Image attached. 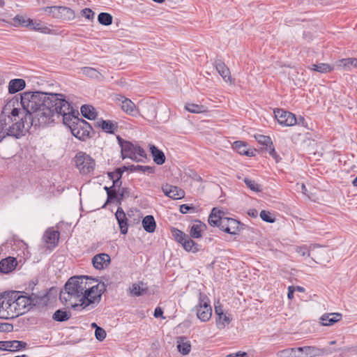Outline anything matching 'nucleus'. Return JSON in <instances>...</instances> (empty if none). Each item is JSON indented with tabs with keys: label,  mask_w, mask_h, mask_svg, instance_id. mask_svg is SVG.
<instances>
[{
	"label": "nucleus",
	"mask_w": 357,
	"mask_h": 357,
	"mask_svg": "<svg viewBox=\"0 0 357 357\" xmlns=\"http://www.w3.org/2000/svg\"><path fill=\"white\" fill-rule=\"evenodd\" d=\"M47 93L42 91H25L20 96V105L26 111V114L14 120L9 115H0V142L6 137L20 139L26 135L27 128L30 126H45L39 120V116L47 113L45 111Z\"/></svg>",
	"instance_id": "f257e3e1"
},
{
	"label": "nucleus",
	"mask_w": 357,
	"mask_h": 357,
	"mask_svg": "<svg viewBox=\"0 0 357 357\" xmlns=\"http://www.w3.org/2000/svg\"><path fill=\"white\" fill-rule=\"evenodd\" d=\"M45 111L42 113L39 120L43 124H50L55 121V117H62L63 124L68 126L73 136L81 141H86L92 137L94 133L92 126L83 119L78 118L79 113L72 107L66 96L61 93H47Z\"/></svg>",
	"instance_id": "f03ea898"
},
{
	"label": "nucleus",
	"mask_w": 357,
	"mask_h": 357,
	"mask_svg": "<svg viewBox=\"0 0 357 357\" xmlns=\"http://www.w3.org/2000/svg\"><path fill=\"white\" fill-rule=\"evenodd\" d=\"M89 279V276L71 277L60 291L61 302L65 305H70L75 310H80L90 305L93 301L83 295Z\"/></svg>",
	"instance_id": "7ed1b4c3"
},
{
	"label": "nucleus",
	"mask_w": 357,
	"mask_h": 357,
	"mask_svg": "<svg viewBox=\"0 0 357 357\" xmlns=\"http://www.w3.org/2000/svg\"><path fill=\"white\" fill-rule=\"evenodd\" d=\"M24 292L14 291L12 293L10 311V318H14L24 314L31 308L32 298L29 296L23 295Z\"/></svg>",
	"instance_id": "20e7f679"
},
{
	"label": "nucleus",
	"mask_w": 357,
	"mask_h": 357,
	"mask_svg": "<svg viewBox=\"0 0 357 357\" xmlns=\"http://www.w3.org/2000/svg\"><path fill=\"white\" fill-rule=\"evenodd\" d=\"M116 139L121 149L123 159L130 158L136 162H142L143 161L142 158H146L145 151L137 144L124 140L120 136H117Z\"/></svg>",
	"instance_id": "39448f33"
},
{
	"label": "nucleus",
	"mask_w": 357,
	"mask_h": 357,
	"mask_svg": "<svg viewBox=\"0 0 357 357\" xmlns=\"http://www.w3.org/2000/svg\"><path fill=\"white\" fill-rule=\"evenodd\" d=\"M197 316L202 321H207L211 317L212 307L207 296L204 293H199V303L195 307Z\"/></svg>",
	"instance_id": "423d86ee"
},
{
	"label": "nucleus",
	"mask_w": 357,
	"mask_h": 357,
	"mask_svg": "<svg viewBox=\"0 0 357 357\" xmlns=\"http://www.w3.org/2000/svg\"><path fill=\"white\" fill-rule=\"evenodd\" d=\"M76 167L82 174H88L94 170L95 160L86 153L79 151L75 157Z\"/></svg>",
	"instance_id": "0eeeda50"
},
{
	"label": "nucleus",
	"mask_w": 357,
	"mask_h": 357,
	"mask_svg": "<svg viewBox=\"0 0 357 357\" xmlns=\"http://www.w3.org/2000/svg\"><path fill=\"white\" fill-rule=\"evenodd\" d=\"M43 10L54 18L59 19L63 21H70L75 19V11L66 6H47Z\"/></svg>",
	"instance_id": "6e6552de"
},
{
	"label": "nucleus",
	"mask_w": 357,
	"mask_h": 357,
	"mask_svg": "<svg viewBox=\"0 0 357 357\" xmlns=\"http://www.w3.org/2000/svg\"><path fill=\"white\" fill-rule=\"evenodd\" d=\"M22 93L15 96L11 100H10L3 107V110L0 115H9L13 117L14 120H17V118L21 117L26 114V111L22 108V111L16 107L19 105V101L20 100V96Z\"/></svg>",
	"instance_id": "1a4fd4ad"
},
{
	"label": "nucleus",
	"mask_w": 357,
	"mask_h": 357,
	"mask_svg": "<svg viewBox=\"0 0 357 357\" xmlns=\"http://www.w3.org/2000/svg\"><path fill=\"white\" fill-rule=\"evenodd\" d=\"M106 291V287L104 283L102 284H97L96 285H93L92 287H87V284L86 285V291H84V293L83 295H84L85 297H87V298L90 301H92L93 302L91 303V304H93L95 303H99L102 294Z\"/></svg>",
	"instance_id": "9d476101"
},
{
	"label": "nucleus",
	"mask_w": 357,
	"mask_h": 357,
	"mask_svg": "<svg viewBox=\"0 0 357 357\" xmlns=\"http://www.w3.org/2000/svg\"><path fill=\"white\" fill-rule=\"evenodd\" d=\"M274 115L275 119L282 126H292L296 123L295 114L283 109H274Z\"/></svg>",
	"instance_id": "9b49d317"
},
{
	"label": "nucleus",
	"mask_w": 357,
	"mask_h": 357,
	"mask_svg": "<svg viewBox=\"0 0 357 357\" xmlns=\"http://www.w3.org/2000/svg\"><path fill=\"white\" fill-rule=\"evenodd\" d=\"M164 194L172 199H180L184 197L185 192L177 186L165 184L162 187Z\"/></svg>",
	"instance_id": "f8f14e48"
},
{
	"label": "nucleus",
	"mask_w": 357,
	"mask_h": 357,
	"mask_svg": "<svg viewBox=\"0 0 357 357\" xmlns=\"http://www.w3.org/2000/svg\"><path fill=\"white\" fill-rule=\"evenodd\" d=\"M26 342L20 340L0 341V350L17 351L26 349Z\"/></svg>",
	"instance_id": "ddd939ff"
},
{
	"label": "nucleus",
	"mask_w": 357,
	"mask_h": 357,
	"mask_svg": "<svg viewBox=\"0 0 357 357\" xmlns=\"http://www.w3.org/2000/svg\"><path fill=\"white\" fill-rule=\"evenodd\" d=\"M111 261V258L109 255L105 253H100L96 255L92 258V264L93 267L98 270H102L107 267Z\"/></svg>",
	"instance_id": "4468645a"
},
{
	"label": "nucleus",
	"mask_w": 357,
	"mask_h": 357,
	"mask_svg": "<svg viewBox=\"0 0 357 357\" xmlns=\"http://www.w3.org/2000/svg\"><path fill=\"white\" fill-rule=\"evenodd\" d=\"M116 219L118 222L120 231L122 234L128 233V225L126 215L121 206H119L115 213Z\"/></svg>",
	"instance_id": "2eb2a0df"
},
{
	"label": "nucleus",
	"mask_w": 357,
	"mask_h": 357,
	"mask_svg": "<svg viewBox=\"0 0 357 357\" xmlns=\"http://www.w3.org/2000/svg\"><path fill=\"white\" fill-rule=\"evenodd\" d=\"M213 65L219 75L222 77V79L225 82H229L230 83H231V73L229 68L225 65V63L222 61L217 59L215 61Z\"/></svg>",
	"instance_id": "dca6fc26"
},
{
	"label": "nucleus",
	"mask_w": 357,
	"mask_h": 357,
	"mask_svg": "<svg viewBox=\"0 0 357 357\" xmlns=\"http://www.w3.org/2000/svg\"><path fill=\"white\" fill-rule=\"evenodd\" d=\"M94 126L101 128L104 132L109 134H114L118 130L117 123H113L110 120H103L102 119L96 121Z\"/></svg>",
	"instance_id": "f3484780"
},
{
	"label": "nucleus",
	"mask_w": 357,
	"mask_h": 357,
	"mask_svg": "<svg viewBox=\"0 0 357 357\" xmlns=\"http://www.w3.org/2000/svg\"><path fill=\"white\" fill-rule=\"evenodd\" d=\"M17 261L15 257H8L0 261V272L2 273H8L13 271Z\"/></svg>",
	"instance_id": "a211bd4d"
},
{
	"label": "nucleus",
	"mask_w": 357,
	"mask_h": 357,
	"mask_svg": "<svg viewBox=\"0 0 357 357\" xmlns=\"http://www.w3.org/2000/svg\"><path fill=\"white\" fill-rule=\"evenodd\" d=\"M149 287L146 283L140 281L135 282L129 288V293L131 296H140L146 294Z\"/></svg>",
	"instance_id": "6ab92c4d"
},
{
	"label": "nucleus",
	"mask_w": 357,
	"mask_h": 357,
	"mask_svg": "<svg viewBox=\"0 0 357 357\" xmlns=\"http://www.w3.org/2000/svg\"><path fill=\"white\" fill-rule=\"evenodd\" d=\"M342 315L340 313H326L323 314L320 319L323 326H332L342 319Z\"/></svg>",
	"instance_id": "aec40b11"
},
{
	"label": "nucleus",
	"mask_w": 357,
	"mask_h": 357,
	"mask_svg": "<svg viewBox=\"0 0 357 357\" xmlns=\"http://www.w3.org/2000/svg\"><path fill=\"white\" fill-rule=\"evenodd\" d=\"M10 300L0 296V319H8L10 318Z\"/></svg>",
	"instance_id": "412c9836"
},
{
	"label": "nucleus",
	"mask_w": 357,
	"mask_h": 357,
	"mask_svg": "<svg viewBox=\"0 0 357 357\" xmlns=\"http://www.w3.org/2000/svg\"><path fill=\"white\" fill-rule=\"evenodd\" d=\"M195 222V224L190 227V235L192 238H199L202 237V232L207 228V226L199 220H196Z\"/></svg>",
	"instance_id": "4be33fe9"
},
{
	"label": "nucleus",
	"mask_w": 357,
	"mask_h": 357,
	"mask_svg": "<svg viewBox=\"0 0 357 357\" xmlns=\"http://www.w3.org/2000/svg\"><path fill=\"white\" fill-rule=\"evenodd\" d=\"M26 86V82L23 79H13L8 83V92L11 94L22 91Z\"/></svg>",
	"instance_id": "5701e85b"
},
{
	"label": "nucleus",
	"mask_w": 357,
	"mask_h": 357,
	"mask_svg": "<svg viewBox=\"0 0 357 357\" xmlns=\"http://www.w3.org/2000/svg\"><path fill=\"white\" fill-rule=\"evenodd\" d=\"M150 152L152 155L153 161L158 165H162L165 162V153L155 145H150Z\"/></svg>",
	"instance_id": "b1692460"
},
{
	"label": "nucleus",
	"mask_w": 357,
	"mask_h": 357,
	"mask_svg": "<svg viewBox=\"0 0 357 357\" xmlns=\"http://www.w3.org/2000/svg\"><path fill=\"white\" fill-rule=\"evenodd\" d=\"M224 215V211L218 210L217 208H213L208 217V224L213 227H218Z\"/></svg>",
	"instance_id": "393cba45"
},
{
	"label": "nucleus",
	"mask_w": 357,
	"mask_h": 357,
	"mask_svg": "<svg viewBox=\"0 0 357 357\" xmlns=\"http://www.w3.org/2000/svg\"><path fill=\"white\" fill-rule=\"evenodd\" d=\"M59 235V231L57 230L47 229L43 236V238L46 243L55 247L58 243Z\"/></svg>",
	"instance_id": "a878e982"
},
{
	"label": "nucleus",
	"mask_w": 357,
	"mask_h": 357,
	"mask_svg": "<svg viewBox=\"0 0 357 357\" xmlns=\"http://www.w3.org/2000/svg\"><path fill=\"white\" fill-rule=\"evenodd\" d=\"M121 98H123L121 104L122 110L130 115H136L137 111L135 103L132 102L131 100L127 98H124L122 96Z\"/></svg>",
	"instance_id": "bb28decb"
},
{
	"label": "nucleus",
	"mask_w": 357,
	"mask_h": 357,
	"mask_svg": "<svg viewBox=\"0 0 357 357\" xmlns=\"http://www.w3.org/2000/svg\"><path fill=\"white\" fill-rule=\"evenodd\" d=\"M30 297L32 298L31 302L33 305L47 304L49 301L48 292L47 291L40 292L39 294L32 293Z\"/></svg>",
	"instance_id": "cd10ccee"
},
{
	"label": "nucleus",
	"mask_w": 357,
	"mask_h": 357,
	"mask_svg": "<svg viewBox=\"0 0 357 357\" xmlns=\"http://www.w3.org/2000/svg\"><path fill=\"white\" fill-rule=\"evenodd\" d=\"M185 250L196 253L201 250V246L195 243L190 236L185 238V240L181 244Z\"/></svg>",
	"instance_id": "c85d7f7f"
},
{
	"label": "nucleus",
	"mask_w": 357,
	"mask_h": 357,
	"mask_svg": "<svg viewBox=\"0 0 357 357\" xmlns=\"http://www.w3.org/2000/svg\"><path fill=\"white\" fill-rule=\"evenodd\" d=\"M144 229L148 233H153L156 227V223L153 215H148L142 220Z\"/></svg>",
	"instance_id": "c756f323"
},
{
	"label": "nucleus",
	"mask_w": 357,
	"mask_h": 357,
	"mask_svg": "<svg viewBox=\"0 0 357 357\" xmlns=\"http://www.w3.org/2000/svg\"><path fill=\"white\" fill-rule=\"evenodd\" d=\"M233 149L241 155L252 156L253 151L247 148V144L241 141H236L233 144Z\"/></svg>",
	"instance_id": "7c9ffc66"
},
{
	"label": "nucleus",
	"mask_w": 357,
	"mask_h": 357,
	"mask_svg": "<svg viewBox=\"0 0 357 357\" xmlns=\"http://www.w3.org/2000/svg\"><path fill=\"white\" fill-rule=\"evenodd\" d=\"M82 115L87 119H95L97 115L95 108L92 105H84L80 108Z\"/></svg>",
	"instance_id": "2f4dec72"
},
{
	"label": "nucleus",
	"mask_w": 357,
	"mask_h": 357,
	"mask_svg": "<svg viewBox=\"0 0 357 357\" xmlns=\"http://www.w3.org/2000/svg\"><path fill=\"white\" fill-rule=\"evenodd\" d=\"M281 357H304L301 347L289 348L280 351Z\"/></svg>",
	"instance_id": "473e14b6"
},
{
	"label": "nucleus",
	"mask_w": 357,
	"mask_h": 357,
	"mask_svg": "<svg viewBox=\"0 0 357 357\" xmlns=\"http://www.w3.org/2000/svg\"><path fill=\"white\" fill-rule=\"evenodd\" d=\"M13 24L15 26H24V27H29L31 25H33V20H31L30 18L26 19L22 15H16L15 17H13Z\"/></svg>",
	"instance_id": "72a5a7b5"
},
{
	"label": "nucleus",
	"mask_w": 357,
	"mask_h": 357,
	"mask_svg": "<svg viewBox=\"0 0 357 357\" xmlns=\"http://www.w3.org/2000/svg\"><path fill=\"white\" fill-rule=\"evenodd\" d=\"M71 317V313L63 309H59L54 312L52 319L59 322L68 321Z\"/></svg>",
	"instance_id": "f704fd0d"
},
{
	"label": "nucleus",
	"mask_w": 357,
	"mask_h": 357,
	"mask_svg": "<svg viewBox=\"0 0 357 357\" xmlns=\"http://www.w3.org/2000/svg\"><path fill=\"white\" fill-rule=\"evenodd\" d=\"M177 348L178 351L183 355H187L191 350V344L189 341L186 340L185 337H180L177 342Z\"/></svg>",
	"instance_id": "c9c22d12"
},
{
	"label": "nucleus",
	"mask_w": 357,
	"mask_h": 357,
	"mask_svg": "<svg viewBox=\"0 0 357 357\" xmlns=\"http://www.w3.org/2000/svg\"><path fill=\"white\" fill-rule=\"evenodd\" d=\"M82 73L89 77L102 80L103 79L102 75L98 71L96 68L91 67H84L81 69Z\"/></svg>",
	"instance_id": "e433bc0d"
},
{
	"label": "nucleus",
	"mask_w": 357,
	"mask_h": 357,
	"mask_svg": "<svg viewBox=\"0 0 357 357\" xmlns=\"http://www.w3.org/2000/svg\"><path fill=\"white\" fill-rule=\"evenodd\" d=\"M228 223L230 234H236L241 229V227L244 226L240 221L231 218H229Z\"/></svg>",
	"instance_id": "4c0bfd02"
},
{
	"label": "nucleus",
	"mask_w": 357,
	"mask_h": 357,
	"mask_svg": "<svg viewBox=\"0 0 357 357\" xmlns=\"http://www.w3.org/2000/svg\"><path fill=\"white\" fill-rule=\"evenodd\" d=\"M338 66L342 67L344 69L349 70L351 66L357 67V59L347 58L342 59L339 61Z\"/></svg>",
	"instance_id": "58836bf2"
},
{
	"label": "nucleus",
	"mask_w": 357,
	"mask_h": 357,
	"mask_svg": "<svg viewBox=\"0 0 357 357\" xmlns=\"http://www.w3.org/2000/svg\"><path fill=\"white\" fill-rule=\"evenodd\" d=\"M310 69L319 73H326L331 72L333 70V68L329 64L321 63L312 64Z\"/></svg>",
	"instance_id": "ea45409f"
},
{
	"label": "nucleus",
	"mask_w": 357,
	"mask_h": 357,
	"mask_svg": "<svg viewBox=\"0 0 357 357\" xmlns=\"http://www.w3.org/2000/svg\"><path fill=\"white\" fill-rule=\"evenodd\" d=\"M112 16L107 13H100L98 16V22L105 26H109L112 23Z\"/></svg>",
	"instance_id": "a19ab883"
},
{
	"label": "nucleus",
	"mask_w": 357,
	"mask_h": 357,
	"mask_svg": "<svg viewBox=\"0 0 357 357\" xmlns=\"http://www.w3.org/2000/svg\"><path fill=\"white\" fill-rule=\"evenodd\" d=\"M301 348L304 357H314L319 354V349L314 347H302Z\"/></svg>",
	"instance_id": "79ce46f5"
},
{
	"label": "nucleus",
	"mask_w": 357,
	"mask_h": 357,
	"mask_svg": "<svg viewBox=\"0 0 357 357\" xmlns=\"http://www.w3.org/2000/svg\"><path fill=\"white\" fill-rule=\"evenodd\" d=\"M171 232L174 240L181 244H182L185 240V238L188 236V235L176 228H172Z\"/></svg>",
	"instance_id": "37998d69"
},
{
	"label": "nucleus",
	"mask_w": 357,
	"mask_h": 357,
	"mask_svg": "<svg viewBox=\"0 0 357 357\" xmlns=\"http://www.w3.org/2000/svg\"><path fill=\"white\" fill-rule=\"evenodd\" d=\"M221 317V319L220 318V317H216V325L217 327L220 329H222L226 326L229 325L231 320V319L226 314H224Z\"/></svg>",
	"instance_id": "c03bdc74"
},
{
	"label": "nucleus",
	"mask_w": 357,
	"mask_h": 357,
	"mask_svg": "<svg viewBox=\"0 0 357 357\" xmlns=\"http://www.w3.org/2000/svg\"><path fill=\"white\" fill-rule=\"evenodd\" d=\"M255 138L259 144L266 147L269 145H273V142L268 136L257 134L255 135Z\"/></svg>",
	"instance_id": "a18cd8bd"
},
{
	"label": "nucleus",
	"mask_w": 357,
	"mask_h": 357,
	"mask_svg": "<svg viewBox=\"0 0 357 357\" xmlns=\"http://www.w3.org/2000/svg\"><path fill=\"white\" fill-rule=\"evenodd\" d=\"M186 110L191 113H201L204 111V106L197 104H186L185 106Z\"/></svg>",
	"instance_id": "49530a36"
},
{
	"label": "nucleus",
	"mask_w": 357,
	"mask_h": 357,
	"mask_svg": "<svg viewBox=\"0 0 357 357\" xmlns=\"http://www.w3.org/2000/svg\"><path fill=\"white\" fill-rule=\"evenodd\" d=\"M244 183H245V185H247L248 188H249L251 190L254 191V192H260L261 191V187L259 184H257V183H255V181L250 179V178H244Z\"/></svg>",
	"instance_id": "de8ad7c7"
},
{
	"label": "nucleus",
	"mask_w": 357,
	"mask_h": 357,
	"mask_svg": "<svg viewBox=\"0 0 357 357\" xmlns=\"http://www.w3.org/2000/svg\"><path fill=\"white\" fill-rule=\"evenodd\" d=\"M130 195V189L128 188H122L119 190V195L117 197L116 202L120 206L121 205L122 201L125 197H129Z\"/></svg>",
	"instance_id": "09e8293b"
},
{
	"label": "nucleus",
	"mask_w": 357,
	"mask_h": 357,
	"mask_svg": "<svg viewBox=\"0 0 357 357\" xmlns=\"http://www.w3.org/2000/svg\"><path fill=\"white\" fill-rule=\"evenodd\" d=\"M229 218L225 217L224 215L220 222H219L218 227H219L220 230L227 234H231L230 229L229 228Z\"/></svg>",
	"instance_id": "8fccbe9b"
},
{
	"label": "nucleus",
	"mask_w": 357,
	"mask_h": 357,
	"mask_svg": "<svg viewBox=\"0 0 357 357\" xmlns=\"http://www.w3.org/2000/svg\"><path fill=\"white\" fill-rule=\"evenodd\" d=\"M259 215L262 220L264 222L268 223H273L275 221V218L272 215V214L269 211L262 210L260 212Z\"/></svg>",
	"instance_id": "3c124183"
},
{
	"label": "nucleus",
	"mask_w": 357,
	"mask_h": 357,
	"mask_svg": "<svg viewBox=\"0 0 357 357\" xmlns=\"http://www.w3.org/2000/svg\"><path fill=\"white\" fill-rule=\"evenodd\" d=\"M118 195H119V190H117L116 188L112 187L111 192H108V197L107 198V201H106L105 204H104L103 207L109 202H112L113 201L116 202Z\"/></svg>",
	"instance_id": "603ef678"
},
{
	"label": "nucleus",
	"mask_w": 357,
	"mask_h": 357,
	"mask_svg": "<svg viewBox=\"0 0 357 357\" xmlns=\"http://www.w3.org/2000/svg\"><path fill=\"white\" fill-rule=\"evenodd\" d=\"M95 336L98 340L102 341L106 337V332L102 328L96 326L95 330Z\"/></svg>",
	"instance_id": "864d4df0"
},
{
	"label": "nucleus",
	"mask_w": 357,
	"mask_h": 357,
	"mask_svg": "<svg viewBox=\"0 0 357 357\" xmlns=\"http://www.w3.org/2000/svg\"><path fill=\"white\" fill-rule=\"evenodd\" d=\"M82 15L89 20H92L94 18L95 13L91 9L86 8L81 10Z\"/></svg>",
	"instance_id": "5fc2aeb1"
},
{
	"label": "nucleus",
	"mask_w": 357,
	"mask_h": 357,
	"mask_svg": "<svg viewBox=\"0 0 357 357\" xmlns=\"http://www.w3.org/2000/svg\"><path fill=\"white\" fill-rule=\"evenodd\" d=\"M179 211L181 213L185 214L188 212H195V208L192 206H190L188 204H183L180 206Z\"/></svg>",
	"instance_id": "6e6d98bb"
},
{
	"label": "nucleus",
	"mask_w": 357,
	"mask_h": 357,
	"mask_svg": "<svg viewBox=\"0 0 357 357\" xmlns=\"http://www.w3.org/2000/svg\"><path fill=\"white\" fill-rule=\"evenodd\" d=\"M296 252L301 257L310 256V250L306 246L297 247Z\"/></svg>",
	"instance_id": "4d7b16f0"
},
{
	"label": "nucleus",
	"mask_w": 357,
	"mask_h": 357,
	"mask_svg": "<svg viewBox=\"0 0 357 357\" xmlns=\"http://www.w3.org/2000/svg\"><path fill=\"white\" fill-rule=\"evenodd\" d=\"M13 330V325L9 323H0V332H11Z\"/></svg>",
	"instance_id": "13d9d810"
},
{
	"label": "nucleus",
	"mask_w": 357,
	"mask_h": 357,
	"mask_svg": "<svg viewBox=\"0 0 357 357\" xmlns=\"http://www.w3.org/2000/svg\"><path fill=\"white\" fill-rule=\"evenodd\" d=\"M215 314L217 317H220V319L222 317L221 316L225 314L222 309V306L219 303H218V305H215Z\"/></svg>",
	"instance_id": "bf43d9fd"
},
{
	"label": "nucleus",
	"mask_w": 357,
	"mask_h": 357,
	"mask_svg": "<svg viewBox=\"0 0 357 357\" xmlns=\"http://www.w3.org/2000/svg\"><path fill=\"white\" fill-rule=\"evenodd\" d=\"M141 172H143L144 174H151L155 172V167L151 166H143L142 169H141Z\"/></svg>",
	"instance_id": "052dcab7"
},
{
	"label": "nucleus",
	"mask_w": 357,
	"mask_h": 357,
	"mask_svg": "<svg viewBox=\"0 0 357 357\" xmlns=\"http://www.w3.org/2000/svg\"><path fill=\"white\" fill-rule=\"evenodd\" d=\"M269 154L276 160V162H278V158H280L278 153L275 151V149L273 145H269Z\"/></svg>",
	"instance_id": "680f3d73"
},
{
	"label": "nucleus",
	"mask_w": 357,
	"mask_h": 357,
	"mask_svg": "<svg viewBox=\"0 0 357 357\" xmlns=\"http://www.w3.org/2000/svg\"><path fill=\"white\" fill-rule=\"evenodd\" d=\"M226 357H248V354L245 351H238L236 353L229 354Z\"/></svg>",
	"instance_id": "e2e57ef3"
},
{
	"label": "nucleus",
	"mask_w": 357,
	"mask_h": 357,
	"mask_svg": "<svg viewBox=\"0 0 357 357\" xmlns=\"http://www.w3.org/2000/svg\"><path fill=\"white\" fill-rule=\"evenodd\" d=\"M142 169V165H129V171L130 172H141V169Z\"/></svg>",
	"instance_id": "0e129e2a"
},
{
	"label": "nucleus",
	"mask_w": 357,
	"mask_h": 357,
	"mask_svg": "<svg viewBox=\"0 0 357 357\" xmlns=\"http://www.w3.org/2000/svg\"><path fill=\"white\" fill-rule=\"evenodd\" d=\"M162 314H163V311H162V308H160V307H157L154 310L153 315L155 318H159L162 316Z\"/></svg>",
	"instance_id": "69168bd1"
},
{
	"label": "nucleus",
	"mask_w": 357,
	"mask_h": 357,
	"mask_svg": "<svg viewBox=\"0 0 357 357\" xmlns=\"http://www.w3.org/2000/svg\"><path fill=\"white\" fill-rule=\"evenodd\" d=\"M295 291V287L293 286H289L288 287L287 297L289 299H291L294 298V294Z\"/></svg>",
	"instance_id": "338daca9"
},
{
	"label": "nucleus",
	"mask_w": 357,
	"mask_h": 357,
	"mask_svg": "<svg viewBox=\"0 0 357 357\" xmlns=\"http://www.w3.org/2000/svg\"><path fill=\"white\" fill-rule=\"evenodd\" d=\"M122 185L121 178H116L115 180H114L112 187L116 188H119V190L121 189V186Z\"/></svg>",
	"instance_id": "774afa93"
}]
</instances>
